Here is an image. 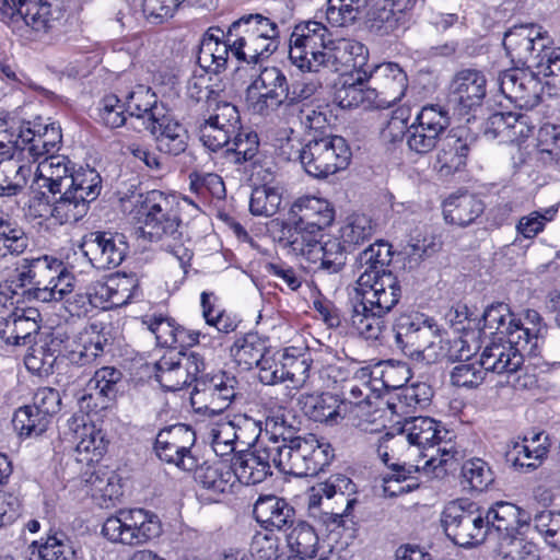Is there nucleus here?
I'll use <instances>...</instances> for the list:
<instances>
[{
	"instance_id": "1",
	"label": "nucleus",
	"mask_w": 560,
	"mask_h": 560,
	"mask_svg": "<svg viewBox=\"0 0 560 560\" xmlns=\"http://www.w3.org/2000/svg\"><path fill=\"white\" fill-rule=\"evenodd\" d=\"M349 313L350 327L366 340H377L385 327L384 316L401 298V285L393 272L381 277L360 275Z\"/></svg>"
},
{
	"instance_id": "2",
	"label": "nucleus",
	"mask_w": 560,
	"mask_h": 560,
	"mask_svg": "<svg viewBox=\"0 0 560 560\" xmlns=\"http://www.w3.org/2000/svg\"><path fill=\"white\" fill-rule=\"evenodd\" d=\"M281 150L289 161H300L304 171L315 178H326L346 168L351 158L347 141L335 135L314 137L305 144L288 138Z\"/></svg>"
},
{
	"instance_id": "3",
	"label": "nucleus",
	"mask_w": 560,
	"mask_h": 560,
	"mask_svg": "<svg viewBox=\"0 0 560 560\" xmlns=\"http://www.w3.org/2000/svg\"><path fill=\"white\" fill-rule=\"evenodd\" d=\"M279 35L278 22L259 13L242 15L226 30L233 57L245 63H257L273 54L278 48Z\"/></svg>"
},
{
	"instance_id": "4",
	"label": "nucleus",
	"mask_w": 560,
	"mask_h": 560,
	"mask_svg": "<svg viewBox=\"0 0 560 560\" xmlns=\"http://www.w3.org/2000/svg\"><path fill=\"white\" fill-rule=\"evenodd\" d=\"M355 485L345 475H331L326 481L313 486L307 494L310 515L334 532L345 526V518L357 503L347 497L354 492Z\"/></svg>"
},
{
	"instance_id": "5",
	"label": "nucleus",
	"mask_w": 560,
	"mask_h": 560,
	"mask_svg": "<svg viewBox=\"0 0 560 560\" xmlns=\"http://www.w3.org/2000/svg\"><path fill=\"white\" fill-rule=\"evenodd\" d=\"M401 431L408 445L422 450L420 455L427 458L423 469L435 471L455 462L459 455L451 439H446L450 432L430 417L407 419Z\"/></svg>"
},
{
	"instance_id": "6",
	"label": "nucleus",
	"mask_w": 560,
	"mask_h": 560,
	"mask_svg": "<svg viewBox=\"0 0 560 560\" xmlns=\"http://www.w3.org/2000/svg\"><path fill=\"white\" fill-rule=\"evenodd\" d=\"M189 205L187 198L161 190L148 191L138 211L141 233L151 241L173 235L182 222L183 209Z\"/></svg>"
},
{
	"instance_id": "7",
	"label": "nucleus",
	"mask_w": 560,
	"mask_h": 560,
	"mask_svg": "<svg viewBox=\"0 0 560 560\" xmlns=\"http://www.w3.org/2000/svg\"><path fill=\"white\" fill-rule=\"evenodd\" d=\"M101 191L102 177L94 168L74 171L68 188L54 200L50 215L60 224L75 223L86 215Z\"/></svg>"
},
{
	"instance_id": "8",
	"label": "nucleus",
	"mask_w": 560,
	"mask_h": 560,
	"mask_svg": "<svg viewBox=\"0 0 560 560\" xmlns=\"http://www.w3.org/2000/svg\"><path fill=\"white\" fill-rule=\"evenodd\" d=\"M162 532L156 515L142 510H119L106 518L102 527L104 537L114 544L139 546L160 536Z\"/></svg>"
},
{
	"instance_id": "9",
	"label": "nucleus",
	"mask_w": 560,
	"mask_h": 560,
	"mask_svg": "<svg viewBox=\"0 0 560 560\" xmlns=\"http://www.w3.org/2000/svg\"><path fill=\"white\" fill-rule=\"evenodd\" d=\"M441 523L446 536L462 547L476 546L488 535L483 512L467 500L447 503L442 511Z\"/></svg>"
},
{
	"instance_id": "10",
	"label": "nucleus",
	"mask_w": 560,
	"mask_h": 560,
	"mask_svg": "<svg viewBox=\"0 0 560 560\" xmlns=\"http://www.w3.org/2000/svg\"><path fill=\"white\" fill-rule=\"evenodd\" d=\"M73 174V164L68 156L51 154L44 158L31 184L33 199L44 205L50 213L54 200H58L57 195L61 196L62 189L68 188Z\"/></svg>"
},
{
	"instance_id": "11",
	"label": "nucleus",
	"mask_w": 560,
	"mask_h": 560,
	"mask_svg": "<svg viewBox=\"0 0 560 560\" xmlns=\"http://www.w3.org/2000/svg\"><path fill=\"white\" fill-rule=\"evenodd\" d=\"M190 98L196 100L199 106L198 121L218 125L228 131L237 132L242 129L241 116L237 107L224 101L219 91L203 85L201 80L194 81L188 86Z\"/></svg>"
},
{
	"instance_id": "12",
	"label": "nucleus",
	"mask_w": 560,
	"mask_h": 560,
	"mask_svg": "<svg viewBox=\"0 0 560 560\" xmlns=\"http://www.w3.org/2000/svg\"><path fill=\"white\" fill-rule=\"evenodd\" d=\"M451 124L448 112L441 105H427L416 120L406 129L408 148L418 153L431 152Z\"/></svg>"
},
{
	"instance_id": "13",
	"label": "nucleus",
	"mask_w": 560,
	"mask_h": 560,
	"mask_svg": "<svg viewBox=\"0 0 560 560\" xmlns=\"http://www.w3.org/2000/svg\"><path fill=\"white\" fill-rule=\"evenodd\" d=\"M196 443L195 431L183 423L161 430L155 440L156 455L164 462L175 464L186 471H192L197 458L191 454Z\"/></svg>"
},
{
	"instance_id": "14",
	"label": "nucleus",
	"mask_w": 560,
	"mask_h": 560,
	"mask_svg": "<svg viewBox=\"0 0 560 560\" xmlns=\"http://www.w3.org/2000/svg\"><path fill=\"white\" fill-rule=\"evenodd\" d=\"M81 249L94 268L107 270L124 261L128 243L124 234L96 231L84 236Z\"/></svg>"
},
{
	"instance_id": "15",
	"label": "nucleus",
	"mask_w": 560,
	"mask_h": 560,
	"mask_svg": "<svg viewBox=\"0 0 560 560\" xmlns=\"http://www.w3.org/2000/svg\"><path fill=\"white\" fill-rule=\"evenodd\" d=\"M319 57L323 58V70L338 72L341 77L368 71L369 50L355 39L340 38L331 42L328 47H324L323 56Z\"/></svg>"
},
{
	"instance_id": "16",
	"label": "nucleus",
	"mask_w": 560,
	"mask_h": 560,
	"mask_svg": "<svg viewBox=\"0 0 560 560\" xmlns=\"http://www.w3.org/2000/svg\"><path fill=\"white\" fill-rule=\"evenodd\" d=\"M432 318L422 314H401L394 324L396 346L408 357L420 360L421 354L436 330Z\"/></svg>"
},
{
	"instance_id": "17",
	"label": "nucleus",
	"mask_w": 560,
	"mask_h": 560,
	"mask_svg": "<svg viewBox=\"0 0 560 560\" xmlns=\"http://www.w3.org/2000/svg\"><path fill=\"white\" fill-rule=\"evenodd\" d=\"M291 451L294 476L316 475L328 466L335 456L331 445L314 434L294 439Z\"/></svg>"
},
{
	"instance_id": "18",
	"label": "nucleus",
	"mask_w": 560,
	"mask_h": 560,
	"mask_svg": "<svg viewBox=\"0 0 560 560\" xmlns=\"http://www.w3.org/2000/svg\"><path fill=\"white\" fill-rule=\"evenodd\" d=\"M259 91L260 94L252 108L260 115H268L270 112L287 105L289 95V82L285 74L277 67L264 68L259 75L248 88V92Z\"/></svg>"
},
{
	"instance_id": "19",
	"label": "nucleus",
	"mask_w": 560,
	"mask_h": 560,
	"mask_svg": "<svg viewBox=\"0 0 560 560\" xmlns=\"http://www.w3.org/2000/svg\"><path fill=\"white\" fill-rule=\"evenodd\" d=\"M368 83L376 92L377 107L399 102L408 88V78L396 62H383L368 68Z\"/></svg>"
},
{
	"instance_id": "20",
	"label": "nucleus",
	"mask_w": 560,
	"mask_h": 560,
	"mask_svg": "<svg viewBox=\"0 0 560 560\" xmlns=\"http://www.w3.org/2000/svg\"><path fill=\"white\" fill-rule=\"evenodd\" d=\"M537 75V71L506 70L499 77L500 91L520 108H533L539 104L544 90Z\"/></svg>"
},
{
	"instance_id": "21",
	"label": "nucleus",
	"mask_w": 560,
	"mask_h": 560,
	"mask_svg": "<svg viewBox=\"0 0 560 560\" xmlns=\"http://www.w3.org/2000/svg\"><path fill=\"white\" fill-rule=\"evenodd\" d=\"M145 129L154 137L158 150L174 156L185 152L189 139L185 126L166 107H159Z\"/></svg>"
},
{
	"instance_id": "22",
	"label": "nucleus",
	"mask_w": 560,
	"mask_h": 560,
	"mask_svg": "<svg viewBox=\"0 0 560 560\" xmlns=\"http://www.w3.org/2000/svg\"><path fill=\"white\" fill-rule=\"evenodd\" d=\"M249 429L256 431V424L247 418L241 419L237 422L221 419L212 423L208 433L212 450L218 456L223 457L235 452L238 446H248L249 441L256 439V435L247 436Z\"/></svg>"
},
{
	"instance_id": "23",
	"label": "nucleus",
	"mask_w": 560,
	"mask_h": 560,
	"mask_svg": "<svg viewBox=\"0 0 560 560\" xmlns=\"http://www.w3.org/2000/svg\"><path fill=\"white\" fill-rule=\"evenodd\" d=\"M541 44H545V39L540 27L534 24L514 26L503 37V46L511 60L528 68L533 67Z\"/></svg>"
},
{
	"instance_id": "24",
	"label": "nucleus",
	"mask_w": 560,
	"mask_h": 560,
	"mask_svg": "<svg viewBox=\"0 0 560 560\" xmlns=\"http://www.w3.org/2000/svg\"><path fill=\"white\" fill-rule=\"evenodd\" d=\"M487 80L481 71L465 69L456 73L451 84L448 102L462 113L480 106L486 96Z\"/></svg>"
},
{
	"instance_id": "25",
	"label": "nucleus",
	"mask_w": 560,
	"mask_h": 560,
	"mask_svg": "<svg viewBox=\"0 0 560 560\" xmlns=\"http://www.w3.org/2000/svg\"><path fill=\"white\" fill-rule=\"evenodd\" d=\"M253 514L266 530H284L296 521L294 508L283 498L273 494L260 495L254 504Z\"/></svg>"
},
{
	"instance_id": "26",
	"label": "nucleus",
	"mask_w": 560,
	"mask_h": 560,
	"mask_svg": "<svg viewBox=\"0 0 560 560\" xmlns=\"http://www.w3.org/2000/svg\"><path fill=\"white\" fill-rule=\"evenodd\" d=\"M195 392L210 400L213 411L226 409L235 399L242 397L237 378L228 373L219 372L213 375H202L195 385Z\"/></svg>"
},
{
	"instance_id": "27",
	"label": "nucleus",
	"mask_w": 560,
	"mask_h": 560,
	"mask_svg": "<svg viewBox=\"0 0 560 560\" xmlns=\"http://www.w3.org/2000/svg\"><path fill=\"white\" fill-rule=\"evenodd\" d=\"M230 55L233 56V47L228 42L226 31L219 26L209 27L200 42L198 63L207 71L220 73L228 68Z\"/></svg>"
},
{
	"instance_id": "28",
	"label": "nucleus",
	"mask_w": 560,
	"mask_h": 560,
	"mask_svg": "<svg viewBox=\"0 0 560 560\" xmlns=\"http://www.w3.org/2000/svg\"><path fill=\"white\" fill-rule=\"evenodd\" d=\"M39 313L36 308L19 310L0 320V338L9 345L26 346L39 330Z\"/></svg>"
},
{
	"instance_id": "29",
	"label": "nucleus",
	"mask_w": 560,
	"mask_h": 560,
	"mask_svg": "<svg viewBox=\"0 0 560 560\" xmlns=\"http://www.w3.org/2000/svg\"><path fill=\"white\" fill-rule=\"evenodd\" d=\"M368 71L358 72L357 75H345L340 85L336 88L334 100L341 108H370L377 107L376 92L371 86H365L368 82Z\"/></svg>"
},
{
	"instance_id": "30",
	"label": "nucleus",
	"mask_w": 560,
	"mask_h": 560,
	"mask_svg": "<svg viewBox=\"0 0 560 560\" xmlns=\"http://www.w3.org/2000/svg\"><path fill=\"white\" fill-rule=\"evenodd\" d=\"M24 7L21 21L38 35L54 32L65 18L61 5L48 0H27Z\"/></svg>"
},
{
	"instance_id": "31",
	"label": "nucleus",
	"mask_w": 560,
	"mask_h": 560,
	"mask_svg": "<svg viewBox=\"0 0 560 560\" xmlns=\"http://www.w3.org/2000/svg\"><path fill=\"white\" fill-rule=\"evenodd\" d=\"M291 213L293 222L300 223V226L314 229V231H323L335 219V210L327 200L311 196L295 200Z\"/></svg>"
},
{
	"instance_id": "32",
	"label": "nucleus",
	"mask_w": 560,
	"mask_h": 560,
	"mask_svg": "<svg viewBox=\"0 0 560 560\" xmlns=\"http://www.w3.org/2000/svg\"><path fill=\"white\" fill-rule=\"evenodd\" d=\"M229 467L235 475V482L238 481L247 486L259 483L271 474L265 447L256 448L253 452L238 451Z\"/></svg>"
},
{
	"instance_id": "33",
	"label": "nucleus",
	"mask_w": 560,
	"mask_h": 560,
	"mask_svg": "<svg viewBox=\"0 0 560 560\" xmlns=\"http://www.w3.org/2000/svg\"><path fill=\"white\" fill-rule=\"evenodd\" d=\"M533 131L528 117L520 113H494L486 121L485 135L489 138H501L504 141H518L527 138Z\"/></svg>"
},
{
	"instance_id": "34",
	"label": "nucleus",
	"mask_w": 560,
	"mask_h": 560,
	"mask_svg": "<svg viewBox=\"0 0 560 560\" xmlns=\"http://www.w3.org/2000/svg\"><path fill=\"white\" fill-rule=\"evenodd\" d=\"M480 361L487 372L497 374L516 373L524 363L518 348L508 341L492 342L480 354Z\"/></svg>"
},
{
	"instance_id": "35",
	"label": "nucleus",
	"mask_w": 560,
	"mask_h": 560,
	"mask_svg": "<svg viewBox=\"0 0 560 560\" xmlns=\"http://www.w3.org/2000/svg\"><path fill=\"white\" fill-rule=\"evenodd\" d=\"M122 381V373L114 366H102L88 382L89 397L95 399L96 407L105 409L116 399Z\"/></svg>"
},
{
	"instance_id": "36",
	"label": "nucleus",
	"mask_w": 560,
	"mask_h": 560,
	"mask_svg": "<svg viewBox=\"0 0 560 560\" xmlns=\"http://www.w3.org/2000/svg\"><path fill=\"white\" fill-rule=\"evenodd\" d=\"M0 152V196H14L27 184L33 174L32 165L22 163L19 156Z\"/></svg>"
},
{
	"instance_id": "37",
	"label": "nucleus",
	"mask_w": 560,
	"mask_h": 560,
	"mask_svg": "<svg viewBox=\"0 0 560 560\" xmlns=\"http://www.w3.org/2000/svg\"><path fill=\"white\" fill-rule=\"evenodd\" d=\"M70 430L74 433L75 451L79 455L80 462H97L106 452L107 442L101 431L96 430L94 425H80L77 418H73L69 424Z\"/></svg>"
},
{
	"instance_id": "38",
	"label": "nucleus",
	"mask_w": 560,
	"mask_h": 560,
	"mask_svg": "<svg viewBox=\"0 0 560 560\" xmlns=\"http://www.w3.org/2000/svg\"><path fill=\"white\" fill-rule=\"evenodd\" d=\"M542 433L535 434L532 439H523L514 442L505 453V459L513 467L536 468L547 456L548 446L540 443Z\"/></svg>"
},
{
	"instance_id": "39",
	"label": "nucleus",
	"mask_w": 560,
	"mask_h": 560,
	"mask_svg": "<svg viewBox=\"0 0 560 560\" xmlns=\"http://www.w3.org/2000/svg\"><path fill=\"white\" fill-rule=\"evenodd\" d=\"M483 202L471 194L451 196L444 203L443 214L446 222L459 226L472 223L482 212Z\"/></svg>"
},
{
	"instance_id": "40",
	"label": "nucleus",
	"mask_w": 560,
	"mask_h": 560,
	"mask_svg": "<svg viewBox=\"0 0 560 560\" xmlns=\"http://www.w3.org/2000/svg\"><path fill=\"white\" fill-rule=\"evenodd\" d=\"M322 231H314L308 226H300V223L293 222L292 226H288L282 231L280 244L290 248L295 255L305 257L308 261H313L316 248L319 245L318 236Z\"/></svg>"
},
{
	"instance_id": "41",
	"label": "nucleus",
	"mask_w": 560,
	"mask_h": 560,
	"mask_svg": "<svg viewBox=\"0 0 560 560\" xmlns=\"http://www.w3.org/2000/svg\"><path fill=\"white\" fill-rule=\"evenodd\" d=\"M195 480L213 495L230 493L235 486V475L223 464L196 466Z\"/></svg>"
},
{
	"instance_id": "42",
	"label": "nucleus",
	"mask_w": 560,
	"mask_h": 560,
	"mask_svg": "<svg viewBox=\"0 0 560 560\" xmlns=\"http://www.w3.org/2000/svg\"><path fill=\"white\" fill-rule=\"evenodd\" d=\"M392 260V246L384 241H376L359 253L355 258V268L360 275L381 277L392 272L386 267Z\"/></svg>"
},
{
	"instance_id": "43",
	"label": "nucleus",
	"mask_w": 560,
	"mask_h": 560,
	"mask_svg": "<svg viewBox=\"0 0 560 560\" xmlns=\"http://www.w3.org/2000/svg\"><path fill=\"white\" fill-rule=\"evenodd\" d=\"M299 401L305 415L316 422L335 423L340 418L341 401L330 393L302 395Z\"/></svg>"
},
{
	"instance_id": "44",
	"label": "nucleus",
	"mask_w": 560,
	"mask_h": 560,
	"mask_svg": "<svg viewBox=\"0 0 560 560\" xmlns=\"http://www.w3.org/2000/svg\"><path fill=\"white\" fill-rule=\"evenodd\" d=\"M142 324L155 336L161 347L176 348L183 346L186 331L175 319L163 314L145 315Z\"/></svg>"
},
{
	"instance_id": "45",
	"label": "nucleus",
	"mask_w": 560,
	"mask_h": 560,
	"mask_svg": "<svg viewBox=\"0 0 560 560\" xmlns=\"http://www.w3.org/2000/svg\"><path fill=\"white\" fill-rule=\"evenodd\" d=\"M267 349L266 339L256 332H249L234 341L231 355L237 365L249 370L262 360Z\"/></svg>"
},
{
	"instance_id": "46",
	"label": "nucleus",
	"mask_w": 560,
	"mask_h": 560,
	"mask_svg": "<svg viewBox=\"0 0 560 560\" xmlns=\"http://www.w3.org/2000/svg\"><path fill=\"white\" fill-rule=\"evenodd\" d=\"M155 378L170 392L180 390L190 385L182 365L180 352L165 354L155 363Z\"/></svg>"
},
{
	"instance_id": "47",
	"label": "nucleus",
	"mask_w": 560,
	"mask_h": 560,
	"mask_svg": "<svg viewBox=\"0 0 560 560\" xmlns=\"http://www.w3.org/2000/svg\"><path fill=\"white\" fill-rule=\"evenodd\" d=\"M465 341L462 338H456L453 341L443 338L440 335V329L436 326V330L434 331V337L429 340L424 352L421 354L420 359L427 361L428 363H434L438 361H460L464 358L468 359V353H463Z\"/></svg>"
},
{
	"instance_id": "48",
	"label": "nucleus",
	"mask_w": 560,
	"mask_h": 560,
	"mask_svg": "<svg viewBox=\"0 0 560 560\" xmlns=\"http://www.w3.org/2000/svg\"><path fill=\"white\" fill-rule=\"evenodd\" d=\"M390 472L383 477L384 492L389 497L410 492L419 487L415 474L419 472L418 465H407L398 460L387 466Z\"/></svg>"
},
{
	"instance_id": "49",
	"label": "nucleus",
	"mask_w": 560,
	"mask_h": 560,
	"mask_svg": "<svg viewBox=\"0 0 560 560\" xmlns=\"http://www.w3.org/2000/svg\"><path fill=\"white\" fill-rule=\"evenodd\" d=\"M442 147L438 154L440 171L445 174L459 171L465 165L469 148L466 141L456 133H448L441 137Z\"/></svg>"
},
{
	"instance_id": "50",
	"label": "nucleus",
	"mask_w": 560,
	"mask_h": 560,
	"mask_svg": "<svg viewBox=\"0 0 560 560\" xmlns=\"http://www.w3.org/2000/svg\"><path fill=\"white\" fill-rule=\"evenodd\" d=\"M125 103L129 116L142 119L145 128L153 121V112H158L159 107H165L158 103L156 95L144 85H137L130 91L125 97Z\"/></svg>"
},
{
	"instance_id": "51",
	"label": "nucleus",
	"mask_w": 560,
	"mask_h": 560,
	"mask_svg": "<svg viewBox=\"0 0 560 560\" xmlns=\"http://www.w3.org/2000/svg\"><path fill=\"white\" fill-rule=\"evenodd\" d=\"M106 346L107 339L104 336L86 335L73 349L68 350L66 357L70 363L79 366L100 364Z\"/></svg>"
},
{
	"instance_id": "52",
	"label": "nucleus",
	"mask_w": 560,
	"mask_h": 560,
	"mask_svg": "<svg viewBox=\"0 0 560 560\" xmlns=\"http://www.w3.org/2000/svg\"><path fill=\"white\" fill-rule=\"evenodd\" d=\"M283 189L279 185L264 184L252 190L249 211L253 215L270 218L275 215L282 202Z\"/></svg>"
},
{
	"instance_id": "53",
	"label": "nucleus",
	"mask_w": 560,
	"mask_h": 560,
	"mask_svg": "<svg viewBox=\"0 0 560 560\" xmlns=\"http://www.w3.org/2000/svg\"><path fill=\"white\" fill-rule=\"evenodd\" d=\"M346 260V244H343L341 238L329 237L327 241L319 243L312 262H318V269L328 273H337L342 270Z\"/></svg>"
},
{
	"instance_id": "54",
	"label": "nucleus",
	"mask_w": 560,
	"mask_h": 560,
	"mask_svg": "<svg viewBox=\"0 0 560 560\" xmlns=\"http://www.w3.org/2000/svg\"><path fill=\"white\" fill-rule=\"evenodd\" d=\"M290 528L287 539L294 556L304 557L306 560L314 559L318 551V536L314 528L303 521H295Z\"/></svg>"
},
{
	"instance_id": "55",
	"label": "nucleus",
	"mask_w": 560,
	"mask_h": 560,
	"mask_svg": "<svg viewBox=\"0 0 560 560\" xmlns=\"http://www.w3.org/2000/svg\"><path fill=\"white\" fill-rule=\"evenodd\" d=\"M375 229L376 224L369 215L353 213L341 226L340 238L348 246H360L373 237Z\"/></svg>"
},
{
	"instance_id": "56",
	"label": "nucleus",
	"mask_w": 560,
	"mask_h": 560,
	"mask_svg": "<svg viewBox=\"0 0 560 560\" xmlns=\"http://www.w3.org/2000/svg\"><path fill=\"white\" fill-rule=\"evenodd\" d=\"M536 158L542 164L560 170V127L545 125L538 130Z\"/></svg>"
},
{
	"instance_id": "57",
	"label": "nucleus",
	"mask_w": 560,
	"mask_h": 560,
	"mask_svg": "<svg viewBox=\"0 0 560 560\" xmlns=\"http://www.w3.org/2000/svg\"><path fill=\"white\" fill-rule=\"evenodd\" d=\"M136 290H138V285L133 284L132 279L128 277L112 279L105 283L97 282L94 285L95 295L114 306L127 304L133 298Z\"/></svg>"
},
{
	"instance_id": "58",
	"label": "nucleus",
	"mask_w": 560,
	"mask_h": 560,
	"mask_svg": "<svg viewBox=\"0 0 560 560\" xmlns=\"http://www.w3.org/2000/svg\"><path fill=\"white\" fill-rule=\"evenodd\" d=\"M520 510L516 505L508 502H497L483 514L487 522L488 534L492 530L510 535L518 523Z\"/></svg>"
},
{
	"instance_id": "59",
	"label": "nucleus",
	"mask_w": 560,
	"mask_h": 560,
	"mask_svg": "<svg viewBox=\"0 0 560 560\" xmlns=\"http://www.w3.org/2000/svg\"><path fill=\"white\" fill-rule=\"evenodd\" d=\"M415 0H387L386 5L378 14L384 33H395L406 30L408 24V12L413 8Z\"/></svg>"
},
{
	"instance_id": "60",
	"label": "nucleus",
	"mask_w": 560,
	"mask_h": 560,
	"mask_svg": "<svg viewBox=\"0 0 560 560\" xmlns=\"http://www.w3.org/2000/svg\"><path fill=\"white\" fill-rule=\"evenodd\" d=\"M36 287L33 272L31 271L28 258H24L14 272L0 284L1 292L5 290L11 293V299H15L16 303L23 301H35L27 295L28 290Z\"/></svg>"
},
{
	"instance_id": "61",
	"label": "nucleus",
	"mask_w": 560,
	"mask_h": 560,
	"mask_svg": "<svg viewBox=\"0 0 560 560\" xmlns=\"http://www.w3.org/2000/svg\"><path fill=\"white\" fill-rule=\"evenodd\" d=\"M323 49H312L308 44L291 35L289 58L302 71L320 72L324 63L320 61Z\"/></svg>"
},
{
	"instance_id": "62",
	"label": "nucleus",
	"mask_w": 560,
	"mask_h": 560,
	"mask_svg": "<svg viewBox=\"0 0 560 560\" xmlns=\"http://www.w3.org/2000/svg\"><path fill=\"white\" fill-rule=\"evenodd\" d=\"M42 141L40 136L36 135L35 129L31 128L30 122L22 125L15 138V149L19 150V159L21 161L22 159H33L35 162L43 156L46 158L54 154V152L48 149V145L40 143Z\"/></svg>"
},
{
	"instance_id": "63",
	"label": "nucleus",
	"mask_w": 560,
	"mask_h": 560,
	"mask_svg": "<svg viewBox=\"0 0 560 560\" xmlns=\"http://www.w3.org/2000/svg\"><path fill=\"white\" fill-rule=\"evenodd\" d=\"M50 420L32 406L20 407L13 416L12 424L21 436H38L47 430Z\"/></svg>"
},
{
	"instance_id": "64",
	"label": "nucleus",
	"mask_w": 560,
	"mask_h": 560,
	"mask_svg": "<svg viewBox=\"0 0 560 560\" xmlns=\"http://www.w3.org/2000/svg\"><path fill=\"white\" fill-rule=\"evenodd\" d=\"M498 560H539L537 546L523 537L503 535L499 542Z\"/></svg>"
}]
</instances>
